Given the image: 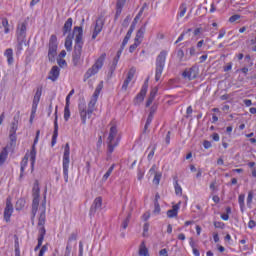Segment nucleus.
I'll return each mask as SVG.
<instances>
[{
  "instance_id": "f257e3e1",
  "label": "nucleus",
  "mask_w": 256,
  "mask_h": 256,
  "mask_svg": "<svg viewBox=\"0 0 256 256\" xmlns=\"http://www.w3.org/2000/svg\"><path fill=\"white\" fill-rule=\"evenodd\" d=\"M73 33L75 35V45L72 53V63L74 67L81 65V55H83V27L75 26Z\"/></svg>"
},
{
  "instance_id": "f03ea898",
  "label": "nucleus",
  "mask_w": 256,
  "mask_h": 256,
  "mask_svg": "<svg viewBox=\"0 0 256 256\" xmlns=\"http://www.w3.org/2000/svg\"><path fill=\"white\" fill-rule=\"evenodd\" d=\"M119 130L117 129V126L112 125L109 130V134L106 140L107 143V161L111 159V155H113V152L115 151L116 147H119Z\"/></svg>"
},
{
  "instance_id": "7ed1b4c3",
  "label": "nucleus",
  "mask_w": 256,
  "mask_h": 256,
  "mask_svg": "<svg viewBox=\"0 0 256 256\" xmlns=\"http://www.w3.org/2000/svg\"><path fill=\"white\" fill-rule=\"evenodd\" d=\"M97 99V97L93 96L90 102L88 103V108L85 103H80L78 105V111L80 114L82 125H87V117L89 119L91 115H93V111H95V105H97Z\"/></svg>"
},
{
  "instance_id": "20e7f679",
  "label": "nucleus",
  "mask_w": 256,
  "mask_h": 256,
  "mask_svg": "<svg viewBox=\"0 0 256 256\" xmlns=\"http://www.w3.org/2000/svg\"><path fill=\"white\" fill-rule=\"evenodd\" d=\"M46 202L44 200V202L41 204L40 207V215L38 218V245H40V247L43 245V241L45 240V235L47 234V230H45V221L47 219V216L45 215L46 213Z\"/></svg>"
},
{
  "instance_id": "39448f33",
  "label": "nucleus",
  "mask_w": 256,
  "mask_h": 256,
  "mask_svg": "<svg viewBox=\"0 0 256 256\" xmlns=\"http://www.w3.org/2000/svg\"><path fill=\"white\" fill-rule=\"evenodd\" d=\"M167 50H162L156 57L155 81H160L167 61Z\"/></svg>"
},
{
  "instance_id": "423d86ee",
  "label": "nucleus",
  "mask_w": 256,
  "mask_h": 256,
  "mask_svg": "<svg viewBox=\"0 0 256 256\" xmlns=\"http://www.w3.org/2000/svg\"><path fill=\"white\" fill-rule=\"evenodd\" d=\"M70 155H71V147L69 146V143H66L64 147V154L62 159V169H63L65 183H69V165L71 163Z\"/></svg>"
},
{
  "instance_id": "0eeeda50",
  "label": "nucleus",
  "mask_w": 256,
  "mask_h": 256,
  "mask_svg": "<svg viewBox=\"0 0 256 256\" xmlns=\"http://www.w3.org/2000/svg\"><path fill=\"white\" fill-rule=\"evenodd\" d=\"M107 57L106 53H102L96 62L93 64L91 68H89L85 74L86 79L93 77V75H97L100 69H103V65L105 63V59Z\"/></svg>"
},
{
  "instance_id": "6e6552de",
  "label": "nucleus",
  "mask_w": 256,
  "mask_h": 256,
  "mask_svg": "<svg viewBox=\"0 0 256 256\" xmlns=\"http://www.w3.org/2000/svg\"><path fill=\"white\" fill-rule=\"evenodd\" d=\"M57 36L52 34L49 40V50H48V59L49 61H55V57H57Z\"/></svg>"
},
{
  "instance_id": "1a4fd4ad",
  "label": "nucleus",
  "mask_w": 256,
  "mask_h": 256,
  "mask_svg": "<svg viewBox=\"0 0 256 256\" xmlns=\"http://www.w3.org/2000/svg\"><path fill=\"white\" fill-rule=\"evenodd\" d=\"M39 135H41V130H37L36 137L34 139V142H33V145L31 147L30 154H29L32 169H34L35 161L37 159V147H36V145H37V143H39Z\"/></svg>"
},
{
  "instance_id": "9d476101",
  "label": "nucleus",
  "mask_w": 256,
  "mask_h": 256,
  "mask_svg": "<svg viewBox=\"0 0 256 256\" xmlns=\"http://www.w3.org/2000/svg\"><path fill=\"white\" fill-rule=\"evenodd\" d=\"M16 35H17V41H21V40L25 41V38L27 37V24L25 23L18 24Z\"/></svg>"
},
{
  "instance_id": "9b49d317",
  "label": "nucleus",
  "mask_w": 256,
  "mask_h": 256,
  "mask_svg": "<svg viewBox=\"0 0 256 256\" xmlns=\"http://www.w3.org/2000/svg\"><path fill=\"white\" fill-rule=\"evenodd\" d=\"M11 215H13V203H11V200L8 198L6 200V207L4 209V220L6 223L11 221Z\"/></svg>"
},
{
  "instance_id": "f8f14e48",
  "label": "nucleus",
  "mask_w": 256,
  "mask_h": 256,
  "mask_svg": "<svg viewBox=\"0 0 256 256\" xmlns=\"http://www.w3.org/2000/svg\"><path fill=\"white\" fill-rule=\"evenodd\" d=\"M101 207H103V198L99 196L94 199L93 204L90 207V215H95L97 211H100Z\"/></svg>"
},
{
  "instance_id": "ddd939ff",
  "label": "nucleus",
  "mask_w": 256,
  "mask_h": 256,
  "mask_svg": "<svg viewBox=\"0 0 256 256\" xmlns=\"http://www.w3.org/2000/svg\"><path fill=\"white\" fill-rule=\"evenodd\" d=\"M147 89H149V84H147V81L143 84L140 92L137 94L135 98V105L139 103H143L145 101V95H147Z\"/></svg>"
},
{
  "instance_id": "4468645a",
  "label": "nucleus",
  "mask_w": 256,
  "mask_h": 256,
  "mask_svg": "<svg viewBox=\"0 0 256 256\" xmlns=\"http://www.w3.org/2000/svg\"><path fill=\"white\" fill-rule=\"evenodd\" d=\"M103 25H105V22L103 21L102 17H99L96 20V23L94 26V30L92 33V39H97V36L99 35V33H101V31H103Z\"/></svg>"
},
{
  "instance_id": "2eb2a0df",
  "label": "nucleus",
  "mask_w": 256,
  "mask_h": 256,
  "mask_svg": "<svg viewBox=\"0 0 256 256\" xmlns=\"http://www.w3.org/2000/svg\"><path fill=\"white\" fill-rule=\"evenodd\" d=\"M197 67H192L189 68L188 70H185L182 73V76L184 77V79H188L189 81H193V79H197Z\"/></svg>"
},
{
  "instance_id": "dca6fc26",
  "label": "nucleus",
  "mask_w": 256,
  "mask_h": 256,
  "mask_svg": "<svg viewBox=\"0 0 256 256\" xmlns=\"http://www.w3.org/2000/svg\"><path fill=\"white\" fill-rule=\"evenodd\" d=\"M57 137H59V124L57 123V106H56L55 119H54V132H53L52 141H51L52 147L56 145Z\"/></svg>"
},
{
  "instance_id": "f3484780",
  "label": "nucleus",
  "mask_w": 256,
  "mask_h": 256,
  "mask_svg": "<svg viewBox=\"0 0 256 256\" xmlns=\"http://www.w3.org/2000/svg\"><path fill=\"white\" fill-rule=\"evenodd\" d=\"M134 77H135V68H131L128 71L127 77L123 82L122 91H127V88L129 87V83H131V81H133Z\"/></svg>"
},
{
  "instance_id": "a211bd4d",
  "label": "nucleus",
  "mask_w": 256,
  "mask_h": 256,
  "mask_svg": "<svg viewBox=\"0 0 256 256\" xmlns=\"http://www.w3.org/2000/svg\"><path fill=\"white\" fill-rule=\"evenodd\" d=\"M60 74H61V69H59L58 66H53L49 72L47 79L55 82L57 81V79H59Z\"/></svg>"
},
{
  "instance_id": "6ab92c4d",
  "label": "nucleus",
  "mask_w": 256,
  "mask_h": 256,
  "mask_svg": "<svg viewBox=\"0 0 256 256\" xmlns=\"http://www.w3.org/2000/svg\"><path fill=\"white\" fill-rule=\"evenodd\" d=\"M125 3H127V0H117L115 19H119V17H121V13H123V7H125Z\"/></svg>"
},
{
  "instance_id": "aec40b11",
  "label": "nucleus",
  "mask_w": 256,
  "mask_h": 256,
  "mask_svg": "<svg viewBox=\"0 0 256 256\" xmlns=\"http://www.w3.org/2000/svg\"><path fill=\"white\" fill-rule=\"evenodd\" d=\"M125 3H127V0H117L115 19H119V17H121V13H123V7H125Z\"/></svg>"
},
{
  "instance_id": "412c9836",
  "label": "nucleus",
  "mask_w": 256,
  "mask_h": 256,
  "mask_svg": "<svg viewBox=\"0 0 256 256\" xmlns=\"http://www.w3.org/2000/svg\"><path fill=\"white\" fill-rule=\"evenodd\" d=\"M39 210V197H33L32 201V223L35 221V216L37 215V211Z\"/></svg>"
},
{
  "instance_id": "4be33fe9",
  "label": "nucleus",
  "mask_w": 256,
  "mask_h": 256,
  "mask_svg": "<svg viewBox=\"0 0 256 256\" xmlns=\"http://www.w3.org/2000/svg\"><path fill=\"white\" fill-rule=\"evenodd\" d=\"M72 28H73V18H68L62 28L63 35L65 36L67 35V33H71Z\"/></svg>"
},
{
  "instance_id": "5701e85b",
  "label": "nucleus",
  "mask_w": 256,
  "mask_h": 256,
  "mask_svg": "<svg viewBox=\"0 0 256 256\" xmlns=\"http://www.w3.org/2000/svg\"><path fill=\"white\" fill-rule=\"evenodd\" d=\"M179 208H180V204H175L172 207V209L167 211V217H169V219H173L174 217H177L179 213Z\"/></svg>"
},
{
  "instance_id": "b1692460",
  "label": "nucleus",
  "mask_w": 256,
  "mask_h": 256,
  "mask_svg": "<svg viewBox=\"0 0 256 256\" xmlns=\"http://www.w3.org/2000/svg\"><path fill=\"white\" fill-rule=\"evenodd\" d=\"M145 31L146 28L145 26H142L136 33V37L134 39V41L138 42V43H143V37H145Z\"/></svg>"
},
{
  "instance_id": "393cba45",
  "label": "nucleus",
  "mask_w": 256,
  "mask_h": 256,
  "mask_svg": "<svg viewBox=\"0 0 256 256\" xmlns=\"http://www.w3.org/2000/svg\"><path fill=\"white\" fill-rule=\"evenodd\" d=\"M8 157L9 151L7 150V147H4L0 152V167H3V165H5V162L7 161Z\"/></svg>"
},
{
  "instance_id": "a878e982",
  "label": "nucleus",
  "mask_w": 256,
  "mask_h": 256,
  "mask_svg": "<svg viewBox=\"0 0 256 256\" xmlns=\"http://www.w3.org/2000/svg\"><path fill=\"white\" fill-rule=\"evenodd\" d=\"M4 56L7 58L8 65H13L15 59L13 58V49L8 48L4 52Z\"/></svg>"
},
{
  "instance_id": "bb28decb",
  "label": "nucleus",
  "mask_w": 256,
  "mask_h": 256,
  "mask_svg": "<svg viewBox=\"0 0 256 256\" xmlns=\"http://www.w3.org/2000/svg\"><path fill=\"white\" fill-rule=\"evenodd\" d=\"M28 163H29V155L26 154V155L23 157V159H22V161H21V163H20V171H21L20 177H23V173H25V168L27 167V164H28Z\"/></svg>"
},
{
  "instance_id": "cd10ccee",
  "label": "nucleus",
  "mask_w": 256,
  "mask_h": 256,
  "mask_svg": "<svg viewBox=\"0 0 256 256\" xmlns=\"http://www.w3.org/2000/svg\"><path fill=\"white\" fill-rule=\"evenodd\" d=\"M65 49L66 51L73 50V35L69 34L65 40Z\"/></svg>"
},
{
  "instance_id": "c85d7f7f",
  "label": "nucleus",
  "mask_w": 256,
  "mask_h": 256,
  "mask_svg": "<svg viewBox=\"0 0 256 256\" xmlns=\"http://www.w3.org/2000/svg\"><path fill=\"white\" fill-rule=\"evenodd\" d=\"M32 197H41V188H39V182L36 181L32 188Z\"/></svg>"
},
{
  "instance_id": "c756f323",
  "label": "nucleus",
  "mask_w": 256,
  "mask_h": 256,
  "mask_svg": "<svg viewBox=\"0 0 256 256\" xmlns=\"http://www.w3.org/2000/svg\"><path fill=\"white\" fill-rule=\"evenodd\" d=\"M174 188L176 195H183V188H181V185H179V180H177V177L174 178Z\"/></svg>"
},
{
  "instance_id": "7c9ffc66",
  "label": "nucleus",
  "mask_w": 256,
  "mask_h": 256,
  "mask_svg": "<svg viewBox=\"0 0 256 256\" xmlns=\"http://www.w3.org/2000/svg\"><path fill=\"white\" fill-rule=\"evenodd\" d=\"M238 203L240 205L241 213H244V211H245V194H240L238 196Z\"/></svg>"
},
{
  "instance_id": "2f4dec72",
  "label": "nucleus",
  "mask_w": 256,
  "mask_h": 256,
  "mask_svg": "<svg viewBox=\"0 0 256 256\" xmlns=\"http://www.w3.org/2000/svg\"><path fill=\"white\" fill-rule=\"evenodd\" d=\"M157 150V146H149L147 148V151H150L148 156H147V159L148 161H152L153 157H155V151Z\"/></svg>"
},
{
  "instance_id": "473e14b6",
  "label": "nucleus",
  "mask_w": 256,
  "mask_h": 256,
  "mask_svg": "<svg viewBox=\"0 0 256 256\" xmlns=\"http://www.w3.org/2000/svg\"><path fill=\"white\" fill-rule=\"evenodd\" d=\"M139 255L140 256H149V250L147 249V246H145V242H142L140 245Z\"/></svg>"
},
{
  "instance_id": "72a5a7b5",
  "label": "nucleus",
  "mask_w": 256,
  "mask_h": 256,
  "mask_svg": "<svg viewBox=\"0 0 256 256\" xmlns=\"http://www.w3.org/2000/svg\"><path fill=\"white\" fill-rule=\"evenodd\" d=\"M115 170V164H112L110 168L107 170V172L103 175L102 181H107L109 177H111V173Z\"/></svg>"
},
{
  "instance_id": "f704fd0d",
  "label": "nucleus",
  "mask_w": 256,
  "mask_h": 256,
  "mask_svg": "<svg viewBox=\"0 0 256 256\" xmlns=\"http://www.w3.org/2000/svg\"><path fill=\"white\" fill-rule=\"evenodd\" d=\"M187 13V4L186 3H182L179 7V13H178V17H185V14Z\"/></svg>"
},
{
  "instance_id": "c9c22d12",
  "label": "nucleus",
  "mask_w": 256,
  "mask_h": 256,
  "mask_svg": "<svg viewBox=\"0 0 256 256\" xmlns=\"http://www.w3.org/2000/svg\"><path fill=\"white\" fill-rule=\"evenodd\" d=\"M101 91H103V82H100L97 85V87H96V89L94 91L93 97H96V98L99 99V95L101 94Z\"/></svg>"
},
{
  "instance_id": "e433bc0d",
  "label": "nucleus",
  "mask_w": 256,
  "mask_h": 256,
  "mask_svg": "<svg viewBox=\"0 0 256 256\" xmlns=\"http://www.w3.org/2000/svg\"><path fill=\"white\" fill-rule=\"evenodd\" d=\"M18 43L16 45V55H21V51H23V43H25V40H17Z\"/></svg>"
},
{
  "instance_id": "4c0bfd02",
  "label": "nucleus",
  "mask_w": 256,
  "mask_h": 256,
  "mask_svg": "<svg viewBox=\"0 0 256 256\" xmlns=\"http://www.w3.org/2000/svg\"><path fill=\"white\" fill-rule=\"evenodd\" d=\"M161 177H163V174L161 172L154 174V179H153L154 185H159V183H161Z\"/></svg>"
},
{
  "instance_id": "58836bf2",
  "label": "nucleus",
  "mask_w": 256,
  "mask_h": 256,
  "mask_svg": "<svg viewBox=\"0 0 256 256\" xmlns=\"http://www.w3.org/2000/svg\"><path fill=\"white\" fill-rule=\"evenodd\" d=\"M2 27H4V33H9V20L7 18H2Z\"/></svg>"
},
{
  "instance_id": "ea45409f",
  "label": "nucleus",
  "mask_w": 256,
  "mask_h": 256,
  "mask_svg": "<svg viewBox=\"0 0 256 256\" xmlns=\"http://www.w3.org/2000/svg\"><path fill=\"white\" fill-rule=\"evenodd\" d=\"M70 117H71V110L69 109V106H65V108H64V121H69Z\"/></svg>"
},
{
  "instance_id": "a19ab883",
  "label": "nucleus",
  "mask_w": 256,
  "mask_h": 256,
  "mask_svg": "<svg viewBox=\"0 0 256 256\" xmlns=\"http://www.w3.org/2000/svg\"><path fill=\"white\" fill-rule=\"evenodd\" d=\"M251 203H253V191L248 192V196H247V207H248V209H251Z\"/></svg>"
},
{
  "instance_id": "79ce46f5",
  "label": "nucleus",
  "mask_w": 256,
  "mask_h": 256,
  "mask_svg": "<svg viewBox=\"0 0 256 256\" xmlns=\"http://www.w3.org/2000/svg\"><path fill=\"white\" fill-rule=\"evenodd\" d=\"M139 45H141V43L134 40V43L129 47V53H135V50L137 47H139Z\"/></svg>"
},
{
  "instance_id": "37998d69",
  "label": "nucleus",
  "mask_w": 256,
  "mask_h": 256,
  "mask_svg": "<svg viewBox=\"0 0 256 256\" xmlns=\"http://www.w3.org/2000/svg\"><path fill=\"white\" fill-rule=\"evenodd\" d=\"M119 59L117 57H114L113 61H112V65L110 67V71L113 73V71H115L117 69V64L119 63Z\"/></svg>"
},
{
  "instance_id": "c03bdc74",
  "label": "nucleus",
  "mask_w": 256,
  "mask_h": 256,
  "mask_svg": "<svg viewBox=\"0 0 256 256\" xmlns=\"http://www.w3.org/2000/svg\"><path fill=\"white\" fill-rule=\"evenodd\" d=\"M39 101H41V99L33 98L32 113H35V111H37V105H39Z\"/></svg>"
},
{
  "instance_id": "a18cd8bd",
  "label": "nucleus",
  "mask_w": 256,
  "mask_h": 256,
  "mask_svg": "<svg viewBox=\"0 0 256 256\" xmlns=\"http://www.w3.org/2000/svg\"><path fill=\"white\" fill-rule=\"evenodd\" d=\"M41 95H43V87L40 86L36 89V93L34 95L35 99H41Z\"/></svg>"
},
{
  "instance_id": "49530a36",
  "label": "nucleus",
  "mask_w": 256,
  "mask_h": 256,
  "mask_svg": "<svg viewBox=\"0 0 256 256\" xmlns=\"http://www.w3.org/2000/svg\"><path fill=\"white\" fill-rule=\"evenodd\" d=\"M16 209H23V207H25V199H19L16 202Z\"/></svg>"
},
{
  "instance_id": "de8ad7c7",
  "label": "nucleus",
  "mask_w": 256,
  "mask_h": 256,
  "mask_svg": "<svg viewBox=\"0 0 256 256\" xmlns=\"http://www.w3.org/2000/svg\"><path fill=\"white\" fill-rule=\"evenodd\" d=\"M131 219V214L127 216V218L122 222V228L127 229L129 227V220Z\"/></svg>"
},
{
  "instance_id": "09e8293b",
  "label": "nucleus",
  "mask_w": 256,
  "mask_h": 256,
  "mask_svg": "<svg viewBox=\"0 0 256 256\" xmlns=\"http://www.w3.org/2000/svg\"><path fill=\"white\" fill-rule=\"evenodd\" d=\"M239 19H241V15L235 14V15H232V16L229 18V22H230V23H235V21H239Z\"/></svg>"
},
{
  "instance_id": "8fccbe9b",
  "label": "nucleus",
  "mask_w": 256,
  "mask_h": 256,
  "mask_svg": "<svg viewBox=\"0 0 256 256\" xmlns=\"http://www.w3.org/2000/svg\"><path fill=\"white\" fill-rule=\"evenodd\" d=\"M130 21H131V16H127V17L124 19V21L122 22V27H125V28L129 27Z\"/></svg>"
},
{
  "instance_id": "3c124183",
  "label": "nucleus",
  "mask_w": 256,
  "mask_h": 256,
  "mask_svg": "<svg viewBox=\"0 0 256 256\" xmlns=\"http://www.w3.org/2000/svg\"><path fill=\"white\" fill-rule=\"evenodd\" d=\"M177 57L179 58V61H183V57H185V52L183 51V49H179L177 51Z\"/></svg>"
},
{
  "instance_id": "603ef678",
  "label": "nucleus",
  "mask_w": 256,
  "mask_h": 256,
  "mask_svg": "<svg viewBox=\"0 0 256 256\" xmlns=\"http://www.w3.org/2000/svg\"><path fill=\"white\" fill-rule=\"evenodd\" d=\"M154 213H161V206L159 205V202H154Z\"/></svg>"
},
{
  "instance_id": "864d4df0",
  "label": "nucleus",
  "mask_w": 256,
  "mask_h": 256,
  "mask_svg": "<svg viewBox=\"0 0 256 256\" xmlns=\"http://www.w3.org/2000/svg\"><path fill=\"white\" fill-rule=\"evenodd\" d=\"M214 227L216 229H223V227H225V223L216 221V222H214Z\"/></svg>"
},
{
  "instance_id": "5fc2aeb1",
  "label": "nucleus",
  "mask_w": 256,
  "mask_h": 256,
  "mask_svg": "<svg viewBox=\"0 0 256 256\" xmlns=\"http://www.w3.org/2000/svg\"><path fill=\"white\" fill-rule=\"evenodd\" d=\"M203 147H204V149H211V147H213V145L211 144V142L209 140H204Z\"/></svg>"
},
{
  "instance_id": "6e6d98bb",
  "label": "nucleus",
  "mask_w": 256,
  "mask_h": 256,
  "mask_svg": "<svg viewBox=\"0 0 256 256\" xmlns=\"http://www.w3.org/2000/svg\"><path fill=\"white\" fill-rule=\"evenodd\" d=\"M226 33H227V31L225 30V28L220 29L218 39H223V37H225Z\"/></svg>"
},
{
  "instance_id": "4d7b16f0",
  "label": "nucleus",
  "mask_w": 256,
  "mask_h": 256,
  "mask_svg": "<svg viewBox=\"0 0 256 256\" xmlns=\"http://www.w3.org/2000/svg\"><path fill=\"white\" fill-rule=\"evenodd\" d=\"M152 122H153V112H150L146 120V123L147 125H151Z\"/></svg>"
},
{
  "instance_id": "13d9d810",
  "label": "nucleus",
  "mask_w": 256,
  "mask_h": 256,
  "mask_svg": "<svg viewBox=\"0 0 256 256\" xmlns=\"http://www.w3.org/2000/svg\"><path fill=\"white\" fill-rule=\"evenodd\" d=\"M149 173H150V175H155V173H159V172H157V165L154 164V165L150 168Z\"/></svg>"
},
{
  "instance_id": "bf43d9fd",
  "label": "nucleus",
  "mask_w": 256,
  "mask_h": 256,
  "mask_svg": "<svg viewBox=\"0 0 256 256\" xmlns=\"http://www.w3.org/2000/svg\"><path fill=\"white\" fill-rule=\"evenodd\" d=\"M184 39H185V32H182L178 37V39L176 40L175 45H177V43H181V41H183Z\"/></svg>"
},
{
  "instance_id": "052dcab7",
  "label": "nucleus",
  "mask_w": 256,
  "mask_h": 256,
  "mask_svg": "<svg viewBox=\"0 0 256 256\" xmlns=\"http://www.w3.org/2000/svg\"><path fill=\"white\" fill-rule=\"evenodd\" d=\"M150 217H151V213L149 212H146L142 215L143 221H149Z\"/></svg>"
},
{
  "instance_id": "680f3d73",
  "label": "nucleus",
  "mask_w": 256,
  "mask_h": 256,
  "mask_svg": "<svg viewBox=\"0 0 256 256\" xmlns=\"http://www.w3.org/2000/svg\"><path fill=\"white\" fill-rule=\"evenodd\" d=\"M248 227H249V229H255V227H256V222H255V220H250V221L248 222Z\"/></svg>"
},
{
  "instance_id": "e2e57ef3",
  "label": "nucleus",
  "mask_w": 256,
  "mask_h": 256,
  "mask_svg": "<svg viewBox=\"0 0 256 256\" xmlns=\"http://www.w3.org/2000/svg\"><path fill=\"white\" fill-rule=\"evenodd\" d=\"M58 65H59V67H67V61H65L63 59H59Z\"/></svg>"
},
{
  "instance_id": "0e129e2a",
  "label": "nucleus",
  "mask_w": 256,
  "mask_h": 256,
  "mask_svg": "<svg viewBox=\"0 0 256 256\" xmlns=\"http://www.w3.org/2000/svg\"><path fill=\"white\" fill-rule=\"evenodd\" d=\"M68 241H77V233H72L68 238Z\"/></svg>"
},
{
  "instance_id": "69168bd1",
  "label": "nucleus",
  "mask_w": 256,
  "mask_h": 256,
  "mask_svg": "<svg viewBox=\"0 0 256 256\" xmlns=\"http://www.w3.org/2000/svg\"><path fill=\"white\" fill-rule=\"evenodd\" d=\"M159 255L160 256H169V253L167 252V249L164 248L159 251Z\"/></svg>"
},
{
  "instance_id": "338daca9",
  "label": "nucleus",
  "mask_w": 256,
  "mask_h": 256,
  "mask_svg": "<svg viewBox=\"0 0 256 256\" xmlns=\"http://www.w3.org/2000/svg\"><path fill=\"white\" fill-rule=\"evenodd\" d=\"M79 256H83V242H79Z\"/></svg>"
},
{
  "instance_id": "774afa93",
  "label": "nucleus",
  "mask_w": 256,
  "mask_h": 256,
  "mask_svg": "<svg viewBox=\"0 0 256 256\" xmlns=\"http://www.w3.org/2000/svg\"><path fill=\"white\" fill-rule=\"evenodd\" d=\"M212 139H213V141H219V139H220V136H219V134H217V133H213L212 134Z\"/></svg>"
}]
</instances>
